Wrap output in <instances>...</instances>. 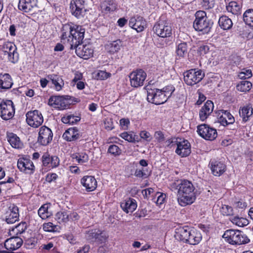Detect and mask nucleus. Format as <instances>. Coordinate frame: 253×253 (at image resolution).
<instances>
[{
	"instance_id": "nucleus-1",
	"label": "nucleus",
	"mask_w": 253,
	"mask_h": 253,
	"mask_svg": "<svg viewBox=\"0 0 253 253\" xmlns=\"http://www.w3.org/2000/svg\"><path fill=\"white\" fill-rule=\"evenodd\" d=\"M61 33L62 42L67 43L70 48H74L80 43H82L85 29L80 25H64L62 27Z\"/></svg>"
},
{
	"instance_id": "nucleus-2",
	"label": "nucleus",
	"mask_w": 253,
	"mask_h": 253,
	"mask_svg": "<svg viewBox=\"0 0 253 253\" xmlns=\"http://www.w3.org/2000/svg\"><path fill=\"white\" fill-rule=\"evenodd\" d=\"M177 187V201L181 206L185 207L195 201V188L191 181L187 180H181Z\"/></svg>"
},
{
	"instance_id": "nucleus-3",
	"label": "nucleus",
	"mask_w": 253,
	"mask_h": 253,
	"mask_svg": "<svg viewBox=\"0 0 253 253\" xmlns=\"http://www.w3.org/2000/svg\"><path fill=\"white\" fill-rule=\"evenodd\" d=\"M174 236L178 240L193 245H198L202 239L200 231L192 229L188 226L177 228Z\"/></svg>"
},
{
	"instance_id": "nucleus-4",
	"label": "nucleus",
	"mask_w": 253,
	"mask_h": 253,
	"mask_svg": "<svg viewBox=\"0 0 253 253\" xmlns=\"http://www.w3.org/2000/svg\"><path fill=\"white\" fill-rule=\"evenodd\" d=\"M222 237L227 242L233 245L246 244L250 241L249 238L243 232L239 230H227Z\"/></svg>"
},
{
	"instance_id": "nucleus-5",
	"label": "nucleus",
	"mask_w": 253,
	"mask_h": 253,
	"mask_svg": "<svg viewBox=\"0 0 253 253\" xmlns=\"http://www.w3.org/2000/svg\"><path fill=\"white\" fill-rule=\"evenodd\" d=\"M193 27L195 30L201 32L203 34L210 32L211 24L204 11L199 10L196 12Z\"/></svg>"
},
{
	"instance_id": "nucleus-6",
	"label": "nucleus",
	"mask_w": 253,
	"mask_h": 253,
	"mask_svg": "<svg viewBox=\"0 0 253 253\" xmlns=\"http://www.w3.org/2000/svg\"><path fill=\"white\" fill-rule=\"evenodd\" d=\"M79 102V99L69 95L52 96L49 99L48 104L54 108L64 110L68 108L73 102Z\"/></svg>"
},
{
	"instance_id": "nucleus-7",
	"label": "nucleus",
	"mask_w": 253,
	"mask_h": 253,
	"mask_svg": "<svg viewBox=\"0 0 253 253\" xmlns=\"http://www.w3.org/2000/svg\"><path fill=\"white\" fill-rule=\"evenodd\" d=\"M85 238L90 243L97 245L105 244L109 235L104 231L97 228L89 229L85 232Z\"/></svg>"
},
{
	"instance_id": "nucleus-8",
	"label": "nucleus",
	"mask_w": 253,
	"mask_h": 253,
	"mask_svg": "<svg viewBox=\"0 0 253 253\" xmlns=\"http://www.w3.org/2000/svg\"><path fill=\"white\" fill-rule=\"evenodd\" d=\"M184 81L188 85H193L199 83L204 77L205 73L202 70L192 69L185 72Z\"/></svg>"
},
{
	"instance_id": "nucleus-9",
	"label": "nucleus",
	"mask_w": 253,
	"mask_h": 253,
	"mask_svg": "<svg viewBox=\"0 0 253 253\" xmlns=\"http://www.w3.org/2000/svg\"><path fill=\"white\" fill-rule=\"evenodd\" d=\"M153 30L156 35L161 38H169L172 35L171 27L167 22H157L155 24Z\"/></svg>"
},
{
	"instance_id": "nucleus-10",
	"label": "nucleus",
	"mask_w": 253,
	"mask_h": 253,
	"mask_svg": "<svg viewBox=\"0 0 253 253\" xmlns=\"http://www.w3.org/2000/svg\"><path fill=\"white\" fill-rule=\"evenodd\" d=\"M147 74L142 69H137L132 71L129 75L131 86L138 87L144 84Z\"/></svg>"
},
{
	"instance_id": "nucleus-11",
	"label": "nucleus",
	"mask_w": 253,
	"mask_h": 253,
	"mask_svg": "<svg viewBox=\"0 0 253 253\" xmlns=\"http://www.w3.org/2000/svg\"><path fill=\"white\" fill-rule=\"evenodd\" d=\"M0 116L3 120L11 119L15 114V108L13 102L10 100L2 101L0 104Z\"/></svg>"
},
{
	"instance_id": "nucleus-12",
	"label": "nucleus",
	"mask_w": 253,
	"mask_h": 253,
	"mask_svg": "<svg viewBox=\"0 0 253 253\" xmlns=\"http://www.w3.org/2000/svg\"><path fill=\"white\" fill-rule=\"evenodd\" d=\"M1 48L5 54H7L9 62L11 63H16L18 62L19 55L17 52V47L13 43L5 42Z\"/></svg>"
},
{
	"instance_id": "nucleus-13",
	"label": "nucleus",
	"mask_w": 253,
	"mask_h": 253,
	"mask_svg": "<svg viewBox=\"0 0 253 253\" xmlns=\"http://www.w3.org/2000/svg\"><path fill=\"white\" fill-rule=\"evenodd\" d=\"M84 0H72L70 2L71 12L78 19L84 16L86 12Z\"/></svg>"
},
{
	"instance_id": "nucleus-14",
	"label": "nucleus",
	"mask_w": 253,
	"mask_h": 253,
	"mask_svg": "<svg viewBox=\"0 0 253 253\" xmlns=\"http://www.w3.org/2000/svg\"><path fill=\"white\" fill-rule=\"evenodd\" d=\"M26 121L29 126L34 127H38L42 124L43 119L41 112L35 110L27 113Z\"/></svg>"
},
{
	"instance_id": "nucleus-15",
	"label": "nucleus",
	"mask_w": 253,
	"mask_h": 253,
	"mask_svg": "<svg viewBox=\"0 0 253 253\" xmlns=\"http://www.w3.org/2000/svg\"><path fill=\"white\" fill-rule=\"evenodd\" d=\"M147 100L156 105H160L167 101V97L163 95L161 90L157 88L149 89L147 91Z\"/></svg>"
},
{
	"instance_id": "nucleus-16",
	"label": "nucleus",
	"mask_w": 253,
	"mask_h": 253,
	"mask_svg": "<svg viewBox=\"0 0 253 253\" xmlns=\"http://www.w3.org/2000/svg\"><path fill=\"white\" fill-rule=\"evenodd\" d=\"M197 132L203 138L208 140H213L217 137V131L215 129L210 127L206 124L199 125Z\"/></svg>"
},
{
	"instance_id": "nucleus-17",
	"label": "nucleus",
	"mask_w": 253,
	"mask_h": 253,
	"mask_svg": "<svg viewBox=\"0 0 253 253\" xmlns=\"http://www.w3.org/2000/svg\"><path fill=\"white\" fill-rule=\"evenodd\" d=\"M53 133L51 130L45 126H42L39 132L38 142L42 145L45 146L49 144L52 139Z\"/></svg>"
},
{
	"instance_id": "nucleus-18",
	"label": "nucleus",
	"mask_w": 253,
	"mask_h": 253,
	"mask_svg": "<svg viewBox=\"0 0 253 253\" xmlns=\"http://www.w3.org/2000/svg\"><path fill=\"white\" fill-rule=\"evenodd\" d=\"M19 169L26 174H33L35 171V166L33 162L26 158H20L17 162Z\"/></svg>"
},
{
	"instance_id": "nucleus-19",
	"label": "nucleus",
	"mask_w": 253,
	"mask_h": 253,
	"mask_svg": "<svg viewBox=\"0 0 253 253\" xmlns=\"http://www.w3.org/2000/svg\"><path fill=\"white\" fill-rule=\"evenodd\" d=\"M72 49H75L77 55L81 58L86 59L91 57L93 53V49L90 44H82L80 43L77 47Z\"/></svg>"
},
{
	"instance_id": "nucleus-20",
	"label": "nucleus",
	"mask_w": 253,
	"mask_h": 253,
	"mask_svg": "<svg viewBox=\"0 0 253 253\" xmlns=\"http://www.w3.org/2000/svg\"><path fill=\"white\" fill-rule=\"evenodd\" d=\"M129 26L139 33L143 31L146 28L147 22L143 17L137 15L130 19Z\"/></svg>"
},
{
	"instance_id": "nucleus-21",
	"label": "nucleus",
	"mask_w": 253,
	"mask_h": 253,
	"mask_svg": "<svg viewBox=\"0 0 253 253\" xmlns=\"http://www.w3.org/2000/svg\"><path fill=\"white\" fill-rule=\"evenodd\" d=\"M19 210L17 206L14 205H11L9 207L8 211H6L5 216V221L8 224L15 223L19 219Z\"/></svg>"
},
{
	"instance_id": "nucleus-22",
	"label": "nucleus",
	"mask_w": 253,
	"mask_h": 253,
	"mask_svg": "<svg viewBox=\"0 0 253 253\" xmlns=\"http://www.w3.org/2000/svg\"><path fill=\"white\" fill-rule=\"evenodd\" d=\"M175 153L181 157H185L191 153V145L187 140L179 142L175 150Z\"/></svg>"
},
{
	"instance_id": "nucleus-23",
	"label": "nucleus",
	"mask_w": 253,
	"mask_h": 253,
	"mask_svg": "<svg viewBox=\"0 0 253 253\" xmlns=\"http://www.w3.org/2000/svg\"><path fill=\"white\" fill-rule=\"evenodd\" d=\"M82 185L88 192L94 191L97 187V181L93 176H84L81 180Z\"/></svg>"
},
{
	"instance_id": "nucleus-24",
	"label": "nucleus",
	"mask_w": 253,
	"mask_h": 253,
	"mask_svg": "<svg viewBox=\"0 0 253 253\" xmlns=\"http://www.w3.org/2000/svg\"><path fill=\"white\" fill-rule=\"evenodd\" d=\"M22 244L23 240L21 238L13 236L5 241L4 247L7 250L14 251L19 249Z\"/></svg>"
},
{
	"instance_id": "nucleus-25",
	"label": "nucleus",
	"mask_w": 253,
	"mask_h": 253,
	"mask_svg": "<svg viewBox=\"0 0 253 253\" xmlns=\"http://www.w3.org/2000/svg\"><path fill=\"white\" fill-rule=\"evenodd\" d=\"M212 173L216 176L222 174L225 171L226 166L222 162L218 161H212L210 163Z\"/></svg>"
},
{
	"instance_id": "nucleus-26",
	"label": "nucleus",
	"mask_w": 253,
	"mask_h": 253,
	"mask_svg": "<svg viewBox=\"0 0 253 253\" xmlns=\"http://www.w3.org/2000/svg\"><path fill=\"white\" fill-rule=\"evenodd\" d=\"M219 115L218 122L223 126L233 124L235 122L234 117L228 111L220 110Z\"/></svg>"
},
{
	"instance_id": "nucleus-27",
	"label": "nucleus",
	"mask_w": 253,
	"mask_h": 253,
	"mask_svg": "<svg viewBox=\"0 0 253 253\" xmlns=\"http://www.w3.org/2000/svg\"><path fill=\"white\" fill-rule=\"evenodd\" d=\"M213 107V102L211 100H208L200 111L199 116L200 120L202 121H205L212 112Z\"/></svg>"
},
{
	"instance_id": "nucleus-28",
	"label": "nucleus",
	"mask_w": 253,
	"mask_h": 253,
	"mask_svg": "<svg viewBox=\"0 0 253 253\" xmlns=\"http://www.w3.org/2000/svg\"><path fill=\"white\" fill-rule=\"evenodd\" d=\"M37 0H19L18 8L20 10L29 12L37 6Z\"/></svg>"
},
{
	"instance_id": "nucleus-29",
	"label": "nucleus",
	"mask_w": 253,
	"mask_h": 253,
	"mask_svg": "<svg viewBox=\"0 0 253 253\" xmlns=\"http://www.w3.org/2000/svg\"><path fill=\"white\" fill-rule=\"evenodd\" d=\"M81 135L76 127H71L67 129L63 134L62 137L68 141H75L79 139Z\"/></svg>"
},
{
	"instance_id": "nucleus-30",
	"label": "nucleus",
	"mask_w": 253,
	"mask_h": 253,
	"mask_svg": "<svg viewBox=\"0 0 253 253\" xmlns=\"http://www.w3.org/2000/svg\"><path fill=\"white\" fill-rule=\"evenodd\" d=\"M121 207L126 213H131L136 209L137 205L135 200L129 198L121 203Z\"/></svg>"
},
{
	"instance_id": "nucleus-31",
	"label": "nucleus",
	"mask_w": 253,
	"mask_h": 253,
	"mask_svg": "<svg viewBox=\"0 0 253 253\" xmlns=\"http://www.w3.org/2000/svg\"><path fill=\"white\" fill-rule=\"evenodd\" d=\"M7 140L11 146L16 149H20L22 147L23 143L19 137L13 133H9L7 134Z\"/></svg>"
},
{
	"instance_id": "nucleus-32",
	"label": "nucleus",
	"mask_w": 253,
	"mask_h": 253,
	"mask_svg": "<svg viewBox=\"0 0 253 253\" xmlns=\"http://www.w3.org/2000/svg\"><path fill=\"white\" fill-rule=\"evenodd\" d=\"M13 84L10 76L4 74L0 76V89H7L11 87Z\"/></svg>"
},
{
	"instance_id": "nucleus-33",
	"label": "nucleus",
	"mask_w": 253,
	"mask_h": 253,
	"mask_svg": "<svg viewBox=\"0 0 253 253\" xmlns=\"http://www.w3.org/2000/svg\"><path fill=\"white\" fill-rule=\"evenodd\" d=\"M48 78L51 82L52 84H54V88L57 91L62 89L64 85V83L60 76L54 74L50 75L48 76Z\"/></svg>"
},
{
	"instance_id": "nucleus-34",
	"label": "nucleus",
	"mask_w": 253,
	"mask_h": 253,
	"mask_svg": "<svg viewBox=\"0 0 253 253\" xmlns=\"http://www.w3.org/2000/svg\"><path fill=\"white\" fill-rule=\"evenodd\" d=\"M122 43L120 40L115 41L108 43L105 45V50L111 54H113L118 52L121 47Z\"/></svg>"
},
{
	"instance_id": "nucleus-35",
	"label": "nucleus",
	"mask_w": 253,
	"mask_h": 253,
	"mask_svg": "<svg viewBox=\"0 0 253 253\" xmlns=\"http://www.w3.org/2000/svg\"><path fill=\"white\" fill-rule=\"evenodd\" d=\"M101 8L104 13L110 14L116 10L117 4L114 0H110L103 3Z\"/></svg>"
},
{
	"instance_id": "nucleus-36",
	"label": "nucleus",
	"mask_w": 253,
	"mask_h": 253,
	"mask_svg": "<svg viewBox=\"0 0 253 253\" xmlns=\"http://www.w3.org/2000/svg\"><path fill=\"white\" fill-rule=\"evenodd\" d=\"M27 229L26 222H22L15 226L14 227L9 229V234L12 236H17L25 232Z\"/></svg>"
},
{
	"instance_id": "nucleus-37",
	"label": "nucleus",
	"mask_w": 253,
	"mask_h": 253,
	"mask_svg": "<svg viewBox=\"0 0 253 253\" xmlns=\"http://www.w3.org/2000/svg\"><path fill=\"white\" fill-rule=\"evenodd\" d=\"M218 24L221 28L223 30L230 29L233 25L232 20L226 16H221L219 19Z\"/></svg>"
},
{
	"instance_id": "nucleus-38",
	"label": "nucleus",
	"mask_w": 253,
	"mask_h": 253,
	"mask_svg": "<svg viewBox=\"0 0 253 253\" xmlns=\"http://www.w3.org/2000/svg\"><path fill=\"white\" fill-rule=\"evenodd\" d=\"M253 109L251 107L245 106L243 107L239 111V114L243 119V121L246 122L249 118L252 115Z\"/></svg>"
},
{
	"instance_id": "nucleus-39",
	"label": "nucleus",
	"mask_w": 253,
	"mask_h": 253,
	"mask_svg": "<svg viewBox=\"0 0 253 253\" xmlns=\"http://www.w3.org/2000/svg\"><path fill=\"white\" fill-rule=\"evenodd\" d=\"M230 221L234 224L239 226L244 227L249 224V220L244 217H240L238 216H232L229 218Z\"/></svg>"
},
{
	"instance_id": "nucleus-40",
	"label": "nucleus",
	"mask_w": 253,
	"mask_h": 253,
	"mask_svg": "<svg viewBox=\"0 0 253 253\" xmlns=\"http://www.w3.org/2000/svg\"><path fill=\"white\" fill-rule=\"evenodd\" d=\"M243 20L246 25L253 27V9H248L244 12Z\"/></svg>"
},
{
	"instance_id": "nucleus-41",
	"label": "nucleus",
	"mask_w": 253,
	"mask_h": 253,
	"mask_svg": "<svg viewBox=\"0 0 253 253\" xmlns=\"http://www.w3.org/2000/svg\"><path fill=\"white\" fill-rule=\"evenodd\" d=\"M241 8V5L236 1H231L226 6L227 10L234 15H237L240 13Z\"/></svg>"
},
{
	"instance_id": "nucleus-42",
	"label": "nucleus",
	"mask_w": 253,
	"mask_h": 253,
	"mask_svg": "<svg viewBox=\"0 0 253 253\" xmlns=\"http://www.w3.org/2000/svg\"><path fill=\"white\" fill-rule=\"evenodd\" d=\"M81 118L74 115H68L62 118V122L64 124L73 125L79 122Z\"/></svg>"
},
{
	"instance_id": "nucleus-43",
	"label": "nucleus",
	"mask_w": 253,
	"mask_h": 253,
	"mask_svg": "<svg viewBox=\"0 0 253 253\" xmlns=\"http://www.w3.org/2000/svg\"><path fill=\"white\" fill-rule=\"evenodd\" d=\"M55 219L59 223L67 222L69 220V214L67 211H61L56 214Z\"/></svg>"
},
{
	"instance_id": "nucleus-44",
	"label": "nucleus",
	"mask_w": 253,
	"mask_h": 253,
	"mask_svg": "<svg viewBox=\"0 0 253 253\" xmlns=\"http://www.w3.org/2000/svg\"><path fill=\"white\" fill-rule=\"evenodd\" d=\"M252 86V84L248 81L244 80L241 81L236 86L237 89L242 92L249 91Z\"/></svg>"
},
{
	"instance_id": "nucleus-45",
	"label": "nucleus",
	"mask_w": 253,
	"mask_h": 253,
	"mask_svg": "<svg viewBox=\"0 0 253 253\" xmlns=\"http://www.w3.org/2000/svg\"><path fill=\"white\" fill-rule=\"evenodd\" d=\"M176 52L179 57H183L187 52V44L186 42H183L178 44L176 47Z\"/></svg>"
},
{
	"instance_id": "nucleus-46",
	"label": "nucleus",
	"mask_w": 253,
	"mask_h": 253,
	"mask_svg": "<svg viewBox=\"0 0 253 253\" xmlns=\"http://www.w3.org/2000/svg\"><path fill=\"white\" fill-rule=\"evenodd\" d=\"M72 158L76 159V161L81 164L87 163L88 161V156L85 153H79L72 155Z\"/></svg>"
},
{
	"instance_id": "nucleus-47",
	"label": "nucleus",
	"mask_w": 253,
	"mask_h": 253,
	"mask_svg": "<svg viewBox=\"0 0 253 253\" xmlns=\"http://www.w3.org/2000/svg\"><path fill=\"white\" fill-rule=\"evenodd\" d=\"M49 205L44 204L39 209L38 214L42 219H46L50 216V213L48 211Z\"/></svg>"
},
{
	"instance_id": "nucleus-48",
	"label": "nucleus",
	"mask_w": 253,
	"mask_h": 253,
	"mask_svg": "<svg viewBox=\"0 0 253 253\" xmlns=\"http://www.w3.org/2000/svg\"><path fill=\"white\" fill-rule=\"evenodd\" d=\"M111 74L103 71H98L92 73L93 79L97 80H104L111 76Z\"/></svg>"
},
{
	"instance_id": "nucleus-49",
	"label": "nucleus",
	"mask_w": 253,
	"mask_h": 253,
	"mask_svg": "<svg viewBox=\"0 0 253 253\" xmlns=\"http://www.w3.org/2000/svg\"><path fill=\"white\" fill-rule=\"evenodd\" d=\"M220 212L224 216H229L232 217L234 215L233 209L232 207L228 205H222L220 208Z\"/></svg>"
},
{
	"instance_id": "nucleus-50",
	"label": "nucleus",
	"mask_w": 253,
	"mask_h": 253,
	"mask_svg": "<svg viewBox=\"0 0 253 253\" xmlns=\"http://www.w3.org/2000/svg\"><path fill=\"white\" fill-rule=\"evenodd\" d=\"M42 229L44 231L49 232H54L58 230L57 226L50 222L43 223Z\"/></svg>"
},
{
	"instance_id": "nucleus-51",
	"label": "nucleus",
	"mask_w": 253,
	"mask_h": 253,
	"mask_svg": "<svg viewBox=\"0 0 253 253\" xmlns=\"http://www.w3.org/2000/svg\"><path fill=\"white\" fill-rule=\"evenodd\" d=\"M163 95H165V96L167 97V100L170 97L174 91L175 88L172 85H169L163 89H161Z\"/></svg>"
},
{
	"instance_id": "nucleus-52",
	"label": "nucleus",
	"mask_w": 253,
	"mask_h": 253,
	"mask_svg": "<svg viewBox=\"0 0 253 253\" xmlns=\"http://www.w3.org/2000/svg\"><path fill=\"white\" fill-rule=\"evenodd\" d=\"M108 152L114 156H118L121 154L122 150L117 145L112 144L109 146Z\"/></svg>"
},
{
	"instance_id": "nucleus-53",
	"label": "nucleus",
	"mask_w": 253,
	"mask_h": 253,
	"mask_svg": "<svg viewBox=\"0 0 253 253\" xmlns=\"http://www.w3.org/2000/svg\"><path fill=\"white\" fill-rule=\"evenodd\" d=\"M215 4V0H201V5L205 9L212 8Z\"/></svg>"
},
{
	"instance_id": "nucleus-54",
	"label": "nucleus",
	"mask_w": 253,
	"mask_h": 253,
	"mask_svg": "<svg viewBox=\"0 0 253 253\" xmlns=\"http://www.w3.org/2000/svg\"><path fill=\"white\" fill-rule=\"evenodd\" d=\"M148 171L145 170L144 168L141 169H136L134 172V175L139 178H146L149 175Z\"/></svg>"
},
{
	"instance_id": "nucleus-55",
	"label": "nucleus",
	"mask_w": 253,
	"mask_h": 253,
	"mask_svg": "<svg viewBox=\"0 0 253 253\" xmlns=\"http://www.w3.org/2000/svg\"><path fill=\"white\" fill-rule=\"evenodd\" d=\"M42 160L43 166L49 168L51 165V156L47 153H44L42 157Z\"/></svg>"
},
{
	"instance_id": "nucleus-56",
	"label": "nucleus",
	"mask_w": 253,
	"mask_h": 253,
	"mask_svg": "<svg viewBox=\"0 0 253 253\" xmlns=\"http://www.w3.org/2000/svg\"><path fill=\"white\" fill-rule=\"evenodd\" d=\"M120 136L125 140L129 142H134L135 140L134 137L132 134L128 133L127 132H124L120 134Z\"/></svg>"
},
{
	"instance_id": "nucleus-57",
	"label": "nucleus",
	"mask_w": 253,
	"mask_h": 253,
	"mask_svg": "<svg viewBox=\"0 0 253 253\" xmlns=\"http://www.w3.org/2000/svg\"><path fill=\"white\" fill-rule=\"evenodd\" d=\"M209 46L206 44L201 45L198 49V53L201 55H204L209 51Z\"/></svg>"
},
{
	"instance_id": "nucleus-58",
	"label": "nucleus",
	"mask_w": 253,
	"mask_h": 253,
	"mask_svg": "<svg viewBox=\"0 0 253 253\" xmlns=\"http://www.w3.org/2000/svg\"><path fill=\"white\" fill-rule=\"evenodd\" d=\"M252 76V73L251 70L248 69H244V71L240 73L239 75V77L241 79H248Z\"/></svg>"
},
{
	"instance_id": "nucleus-59",
	"label": "nucleus",
	"mask_w": 253,
	"mask_h": 253,
	"mask_svg": "<svg viewBox=\"0 0 253 253\" xmlns=\"http://www.w3.org/2000/svg\"><path fill=\"white\" fill-rule=\"evenodd\" d=\"M59 159L56 156H51V165L49 168H54L58 167L59 165Z\"/></svg>"
},
{
	"instance_id": "nucleus-60",
	"label": "nucleus",
	"mask_w": 253,
	"mask_h": 253,
	"mask_svg": "<svg viewBox=\"0 0 253 253\" xmlns=\"http://www.w3.org/2000/svg\"><path fill=\"white\" fill-rule=\"evenodd\" d=\"M154 137L159 142H161L165 140L164 133L161 131H157L155 132Z\"/></svg>"
},
{
	"instance_id": "nucleus-61",
	"label": "nucleus",
	"mask_w": 253,
	"mask_h": 253,
	"mask_svg": "<svg viewBox=\"0 0 253 253\" xmlns=\"http://www.w3.org/2000/svg\"><path fill=\"white\" fill-rule=\"evenodd\" d=\"M105 127L107 130H112L114 128L113 123L111 119H106L104 121Z\"/></svg>"
},
{
	"instance_id": "nucleus-62",
	"label": "nucleus",
	"mask_w": 253,
	"mask_h": 253,
	"mask_svg": "<svg viewBox=\"0 0 253 253\" xmlns=\"http://www.w3.org/2000/svg\"><path fill=\"white\" fill-rule=\"evenodd\" d=\"M167 145L169 148H172L173 146L176 145L177 146V144H178V143L179 142L178 141V139L176 138H171L170 139H168L167 141Z\"/></svg>"
},
{
	"instance_id": "nucleus-63",
	"label": "nucleus",
	"mask_w": 253,
	"mask_h": 253,
	"mask_svg": "<svg viewBox=\"0 0 253 253\" xmlns=\"http://www.w3.org/2000/svg\"><path fill=\"white\" fill-rule=\"evenodd\" d=\"M140 136L141 138L148 141H150L151 139L150 133L149 132L145 130L141 131L140 133Z\"/></svg>"
},
{
	"instance_id": "nucleus-64",
	"label": "nucleus",
	"mask_w": 253,
	"mask_h": 253,
	"mask_svg": "<svg viewBox=\"0 0 253 253\" xmlns=\"http://www.w3.org/2000/svg\"><path fill=\"white\" fill-rule=\"evenodd\" d=\"M57 177V175L54 173L48 174L46 176L45 180L47 182L50 183L52 181L55 180Z\"/></svg>"
}]
</instances>
